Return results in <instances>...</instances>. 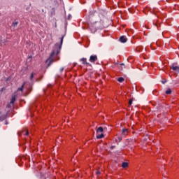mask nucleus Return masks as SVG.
I'll use <instances>...</instances> for the list:
<instances>
[{
  "label": "nucleus",
  "instance_id": "obj_9",
  "mask_svg": "<svg viewBox=\"0 0 179 179\" xmlns=\"http://www.w3.org/2000/svg\"><path fill=\"white\" fill-rule=\"evenodd\" d=\"M154 24L156 26V27H157V29H159V27H160L162 24V23L160 22V20L154 22Z\"/></svg>",
  "mask_w": 179,
  "mask_h": 179
},
{
  "label": "nucleus",
  "instance_id": "obj_27",
  "mask_svg": "<svg viewBox=\"0 0 179 179\" xmlns=\"http://www.w3.org/2000/svg\"><path fill=\"white\" fill-rule=\"evenodd\" d=\"M115 145H112V146H110L111 150H113V149H115Z\"/></svg>",
  "mask_w": 179,
  "mask_h": 179
},
{
  "label": "nucleus",
  "instance_id": "obj_16",
  "mask_svg": "<svg viewBox=\"0 0 179 179\" xmlns=\"http://www.w3.org/2000/svg\"><path fill=\"white\" fill-rule=\"evenodd\" d=\"M36 75H37V73H31V76H30V77H29L30 80H33V78L36 76Z\"/></svg>",
  "mask_w": 179,
  "mask_h": 179
},
{
  "label": "nucleus",
  "instance_id": "obj_8",
  "mask_svg": "<svg viewBox=\"0 0 179 179\" xmlns=\"http://www.w3.org/2000/svg\"><path fill=\"white\" fill-rule=\"evenodd\" d=\"M22 135H25V136L29 135V130L25 129L21 131V133L19 134V136H22Z\"/></svg>",
  "mask_w": 179,
  "mask_h": 179
},
{
  "label": "nucleus",
  "instance_id": "obj_5",
  "mask_svg": "<svg viewBox=\"0 0 179 179\" xmlns=\"http://www.w3.org/2000/svg\"><path fill=\"white\" fill-rule=\"evenodd\" d=\"M80 62H83V65H86V66H92V64H90V63H88L87 59L85 57L80 59Z\"/></svg>",
  "mask_w": 179,
  "mask_h": 179
},
{
  "label": "nucleus",
  "instance_id": "obj_30",
  "mask_svg": "<svg viewBox=\"0 0 179 179\" xmlns=\"http://www.w3.org/2000/svg\"><path fill=\"white\" fill-rule=\"evenodd\" d=\"M1 90H2V92H3V90H5V88L3 87V88L1 89Z\"/></svg>",
  "mask_w": 179,
  "mask_h": 179
},
{
  "label": "nucleus",
  "instance_id": "obj_14",
  "mask_svg": "<svg viewBox=\"0 0 179 179\" xmlns=\"http://www.w3.org/2000/svg\"><path fill=\"white\" fill-rule=\"evenodd\" d=\"M142 50H143V46H137L136 48V51H137V52H141V51H142Z\"/></svg>",
  "mask_w": 179,
  "mask_h": 179
},
{
  "label": "nucleus",
  "instance_id": "obj_32",
  "mask_svg": "<svg viewBox=\"0 0 179 179\" xmlns=\"http://www.w3.org/2000/svg\"><path fill=\"white\" fill-rule=\"evenodd\" d=\"M6 125H8V122H6Z\"/></svg>",
  "mask_w": 179,
  "mask_h": 179
},
{
  "label": "nucleus",
  "instance_id": "obj_13",
  "mask_svg": "<svg viewBox=\"0 0 179 179\" xmlns=\"http://www.w3.org/2000/svg\"><path fill=\"white\" fill-rule=\"evenodd\" d=\"M26 85V82H24L22 85L21 86V87H19L17 89V92H23V89H24V85Z\"/></svg>",
  "mask_w": 179,
  "mask_h": 179
},
{
  "label": "nucleus",
  "instance_id": "obj_23",
  "mask_svg": "<svg viewBox=\"0 0 179 179\" xmlns=\"http://www.w3.org/2000/svg\"><path fill=\"white\" fill-rule=\"evenodd\" d=\"M132 99L129 100V106H132Z\"/></svg>",
  "mask_w": 179,
  "mask_h": 179
},
{
  "label": "nucleus",
  "instance_id": "obj_33",
  "mask_svg": "<svg viewBox=\"0 0 179 179\" xmlns=\"http://www.w3.org/2000/svg\"><path fill=\"white\" fill-rule=\"evenodd\" d=\"M0 57H1V55H0Z\"/></svg>",
  "mask_w": 179,
  "mask_h": 179
},
{
  "label": "nucleus",
  "instance_id": "obj_4",
  "mask_svg": "<svg viewBox=\"0 0 179 179\" xmlns=\"http://www.w3.org/2000/svg\"><path fill=\"white\" fill-rule=\"evenodd\" d=\"M115 66L119 68V69H120V71H124V69H125V68H127V66H125V64H124L123 63H122V64L116 63Z\"/></svg>",
  "mask_w": 179,
  "mask_h": 179
},
{
  "label": "nucleus",
  "instance_id": "obj_11",
  "mask_svg": "<svg viewBox=\"0 0 179 179\" xmlns=\"http://www.w3.org/2000/svg\"><path fill=\"white\" fill-rule=\"evenodd\" d=\"M104 131V129H103V127H100L96 129V134H101Z\"/></svg>",
  "mask_w": 179,
  "mask_h": 179
},
{
  "label": "nucleus",
  "instance_id": "obj_19",
  "mask_svg": "<svg viewBox=\"0 0 179 179\" xmlns=\"http://www.w3.org/2000/svg\"><path fill=\"white\" fill-rule=\"evenodd\" d=\"M102 138H104V134H98L96 136V139H101Z\"/></svg>",
  "mask_w": 179,
  "mask_h": 179
},
{
  "label": "nucleus",
  "instance_id": "obj_31",
  "mask_svg": "<svg viewBox=\"0 0 179 179\" xmlns=\"http://www.w3.org/2000/svg\"><path fill=\"white\" fill-rule=\"evenodd\" d=\"M29 58H31V59L32 57H31V56H29Z\"/></svg>",
  "mask_w": 179,
  "mask_h": 179
},
{
  "label": "nucleus",
  "instance_id": "obj_2",
  "mask_svg": "<svg viewBox=\"0 0 179 179\" xmlns=\"http://www.w3.org/2000/svg\"><path fill=\"white\" fill-rule=\"evenodd\" d=\"M171 71H173L174 72H179V66L177 63H173L171 66H169Z\"/></svg>",
  "mask_w": 179,
  "mask_h": 179
},
{
  "label": "nucleus",
  "instance_id": "obj_25",
  "mask_svg": "<svg viewBox=\"0 0 179 179\" xmlns=\"http://www.w3.org/2000/svg\"><path fill=\"white\" fill-rule=\"evenodd\" d=\"M117 139H118L119 142H121V141H122V137L117 136Z\"/></svg>",
  "mask_w": 179,
  "mask_h": 179
},
{
  "label": "nucleus",
  "instance_id": "obj_20",
  "mask_svg": "<svg viewBox=\"0 0 179 179\" xmlns=\"http://www.w3.org/2000/svg\"><path fill=\"white\" fill-rule=\"evenodd\" d=\"M117 80L120 82V83H122V82H124L125 79L122 77H120L119 78H117Z\"/></svg>",
  "mask_w": 179,
  "mask_h": 179
},
{
  "label": "nucleus",
  "instance_id": "obj_1",
  "mask_svg": "<svg viewBox=\"0 0 179 179\" xmlns=\"http://www.w3.org/2000/svg\"><path fill=\"white\" fill-rule=\"evenodd\" d=\"M64 43V36L60 38V43H56L50 55L49 58L46 60V63L48 62V66H50L52 62H57L59 61V54L61 52V48H62V43Z\"/></svg>",
  "mask_w": 179,
  "mask_h": 179
},
{
  "label": "nucleus",
  "instance_id": "obj_28",
  "mask_svg": "<svg viewBox=\"0 0 179 179\" xmlns=\"http://www.w3.org/2000/svg\"><path fill=\"white\" fill-rule=\"evenodd\" d=\"M166 82H167L166 80H162V83L164 85V83H166Z\"/></svg>",
  "mask_w": 179,
  "mask_h": 179
},
{
  "label": "nucleus",
  "instance_id": "obj_15",
  "mask_svg": "<svg viewBox=\"0 0 179 179\" xmlns=\"http://www.w3.org/2000/svg\"><path fill=\"white\" fill-rule=\"evenodd\" d=\"M15 101H16V96H13L11 98L10 104H15Z\"/></svg>",
  "mask_w": 179,
  "mask_h": 179
},
{
  "label": "nucleus",
  "instance_id": "obj_3",
  "mask_svg": "<svg viewBox=\"0 0 179 179\" xmlns=\"http://www.w3.org/2000/svg\"><path fill=\"white\" fill-rule=\"evenodd\" d=\"M32 90H33V84L29 83L27 88V92L25 93V96H29V94H30V92H31Z\"/></svg>",
  "mask_w": 179,
  "mask_h": 179
},
{
  "label": "nucleus",
  "instance_id": "obj_17",
  "mask_svg": "<svg viewBox=\"0 0 179 179\" xmlns=\"http://www.w3.org/2000/svg\"><path fill=\"white\" fill-rule=\"evenodd\" d=\"M43 76H41L39 78L35 79V82H41L43 80Z\"/></svg>",
  "mask_w": 179,
  "mask_h": 179
},
{
  "label": "nucleus",
  "instance_id": "obj_29",
  "mask_svg": "<svg viewBox=\"0 0 179 179\" xmlns=\"http://www.w3.org/2000/svg\"><path fill=\"white\" fill-rule=\"evenodd\" d=\"M64 71V68H62L61 69H60V72H63Z\"/></svg>",
  "mask_w": 179,
  "mask_h": 179
},
{
  "label": "nucleus",
  "instance_id": "obj_18",
  "mask_svg": "<svg viewBox=\"0 0 179 179\" xmlns=\"http://www.w3.org/2000/svg\"><path fill=\"white\" fill-rule=\"evenodd\" d=\"M122 167L123 169H127V167H128V162H123V163L122 164Z\"/></svg>",
  "mask_w": 179,
  "mask_h": 179
},
{
  "label": "nucleus",
  "instance_id": "obj_10",
  "mask_svg": "<svg viewBox=\"0 0 179 179\" xmlns=\"http://www.w3.org/2000/svg\"><path fill=\"white\" fill-rule=\"evenodd\" d=\"M127 37H125V36H121L120 38V41L121 42V43H127Z\"/></svg>",
  "mask_w": 179,
  "mask_h": 179
},
{
  "label": "nucleus",
  "instance_id": "obj_22",
  "mask_svg": "<svg viewBox=\"0 0 179 179\" xmlns=\"http://www.w3.org/2000/svg\"><path fill=\"white\" fill-rule=\"evenodd\" d=\"M17 24H19V22L15 21V22H13L12 26L15 27V26H17Z\"/></svg>",
  "mask_w": 179,
  "mask_h": 179
},
{
  "label": "nucleus",
  "instance_id": "obj_6",
  "mask_svg": "<svg viewBox=\"0 0 179 179\" xmlns=\"http://www.w3.org/2000/svg\"><path fill=\"white\" fill-rule=\"evenodd\" d=\"M97 61V55H91L90 57V62H91L92 64H94Z\"/></svg>",
  "mask_w": 179,
  "mask_h": 179
},
{
  "label": "nucleus",
  "instance_id": "obj_24",
  "mask_svg": "<svg viewBox=\"0 0 179 179\" xmlns=\"http://www.w3.org/2000/svg\"><path fill=\"white\" fill-rule=\"evenodd\" d=\"M3 120H5V116H1L0 121H3Z\"/></svg>",
  "mask_w": 179,
  "mask_h": 179
},
{
  "label": "nucleus",
  "instance_id": "obj_21",
  "mask_svg": "<svg viewBox=\"0 0 179 179\" xmlns=\"http://www.w3.org/2000/svg\"><path fill=\"white\" fill-rule=\"evenodd\" d=\"M166 94H170L171 93V89L168 88L165 92Z\"/></svg>",
  "mask_w": 179,
  "mask_h": 179
},
{
  "label": "nucleus",
  "instance_id": "obj_26",
  "mask_svg": "<svg viewBox=\"0 0 179 179\" xmlns=\"http://www.w3.org/2000/svg\"><path fill=\"white\" fill-rule=\"evenodd\" d=\"M96 176H99V174H101V173L100 172V171H97L96 172Z\"/></svg>",
  "mask_w": 179,
  "mask_h": 179
},
{
  "label": "nucleus",
  "instance_id": "obj_7",
  "mask_svg": "<svg viewBox=\"0 0 179 179\" xmlns=\"http://www.w3.org/2000/svg\"><path fill=\"white\" fill-rule=\"evenodd\" d=\"M128 134H129V131L128 130V129H122V135H123V136H127Z\"/></svg>",
  "mask_w": 179,
  "mask_h": 179
},
{
  "label": "nucleus",
  "instance_id": "obj_12",
  "mask_svg": "<svg viewBox=\"0 0 179 179\" xmlns=\"http://www.w3.org/2000/svg\"><path fill=\"white\" fill-rule=\"evenodd\" d=\"M149 10H150V8L145 7V8H143V13H145V15H148V12H149Z\"/></svg>",
  "mask_w": 179,
  "mask_h": 179
}]
</instances>
